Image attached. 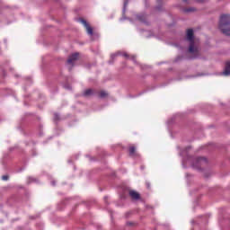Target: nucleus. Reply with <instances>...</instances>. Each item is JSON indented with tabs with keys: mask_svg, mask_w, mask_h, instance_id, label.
Masks as SVG:
<instances>
[{
	"mask_svg": "<svg viewBox=\"0 0 230 230\" xmlns=\"http://www.w3.org/2000/svg\"><path fill=\"white\" fill-rule=\"evenodd\" d=\"M186 40L189 42V53H190V55H194V58L199 57L200 53L199 52V48L195 46V36L193 35L192 29L187 30Z\"/></svg>",
	"mask_w": 230,
	"mask_h": 230,
	"instance_id": "1",
	"label": "nucleus"
},
{
	"mask_svg": "<svg viewBox=\"0 0 230 230\" xmlns=\"http://www.w3.org/2000/svg\"><path fill=\"white\" fill-rule=\"evenodd\" d=\"M219 30L224 35L230 37V15L222 14L219 20Z\"/></svg>",
	"mask_w": 230,
	"mask_h": 230,
	"instance_id": "2",
	"label": "nucleus"
},
{
	"mask_svg": "<svg viewBox=\"0 0 230 230\" xmlns=\"http://www.w3.org/2000/svg\"><path fill=\"white\" fill-rule=\"evenodd\" d=\"M188 163L191 164L192 168H195L196 170H200L201 166H204V164H208V158L206 157H189Z\"/></svg>",
	"mask_w": 230,
	"mask_h": 230,
	"instance_id": "3",
	"label": "nucleus"
},
{
	"mask_svg": "<svg viewBox=\"0 0 230 230\" xmlns=\"http://www.w3.org/2000/svg\"><path fill=\"white\" fill-rule=\"evenodd\" d=\"M78 58H80V53L75 52L68 57L66 63L70 66H75V62H76Z\"/></svg>",
	"mask_w": 230,
	"mask_h": 230,
	"instance_id": "4",
	"label": "nucleus"
},
{
	"mask_svg": "<svg viewBox=\"0 0 230 230\" xmlns=\"http://www.w3.org/2000/svg\"><path fill=\"white\" fill-rule=\"evenodd\" d=\"M80 22H82V24L86 29L88 35H91V37H93V35H94V32L93 31V27H91V25H89L87 21H85L84 19L82 18V19H80Z\"/></svg>",
	"mask_w": 230,
	"mask_h": 230,
	"instance_id": "5",
	"label": "nucleus"
},
{
	"mask_svg": "<svg viewBox=\"0 0 230 230\" xmlns=\"http://www.w3.org/2000/svg\"><path fill=\"white\" fill-rule=\"evenodd\" d=\"M84 98H91L94 96V90L93 88L86 89L83 92Z\"/></svg>",
	"mask_w": 230,
	"mask_h": 230,
	"instance_id": "6",
	"label": "nucleus"
},
{
	"mask_svg": "<svg viewBox=\"0 0 230 230\" xmlns=\"http://www.w3.org/2000/svg\"><path fill=\"white\" fill-rule=\"evenodd\" d=\"M222 75H224V76H229V75H230V61L226 62L225 70L223 71Z\"/></svg>",
	"mask_w": 230,
	"mask_h": 230,
	"instance_id": "7",
	"label": "nucleus"
},
{
	"mask_svg": "<svg viewBox=\"0 0 230 230\" xmlns=\"http://www.w3.org/2000/svg\"><path fill=\"white\" fill-rule=\"evenodd\" d=\"M129 197H131L133 200H139V199H141V195L136 190H129Z\"/></svg>",
	"mask_w": 230,
	"mask_h": 230,
	"instance_id": "8",
	"label": "nucleus"
},
{
	"mask_svg": "<svg viewBox=\"0 0 230 230\" xmlns=\"http://www.w3.org/2000/svg\"><path fill=\"white\" fill-rule=\"evenodd\" d=\"M137 19L140 21V22H144V24H148V22H146V16L145 14L137 15Z\"/></svg>",
	"mask_w": 230,
	"mask_h": 230,
	"instance_id": "9",
	"label": "nucleus"
},
{
	"mask_svg": "<svg viewBox=\"0 0 230 230\" xmlns=\"http://www.w3.org/2000/svg\"><path fill=\"white\" fill-rule=\"evenodd\" d=\"M183 12L185 13H191V12H197V8H195V7L185 8V9H183Z\"/></svg>",
	"mask_w": 230,
	"mask_h": 230,
	"instance_id": "10",
	"label": "nucleus"
},
{
	"mask_svg": "<svg viewBox=\"0 0 230 230\" xmlns=\"http://www.w3.org/2000/svg\"><path fill=\"white\" fill-rule=\"evenodd\" d=\"M129 155L130 157H134V155H136V146L129 147Z\"/></svg>",
	"mask_w": 230,
	"mask_h": 230,
	"instance_id": "11",
	"label": "nucleus"
},
{
	"mask_svg": "<svg viewBox=\"0 0 230 230\" xmlns=\"http://www.w3.org/2000/svg\"><path fill=\"white\" fill-rule=\"evenodd\" d=\"M107 96H109V93L105 91H101L99 93V97L103 99V98H107Z\"/></svg>",
	"mask_w": 230,
	"mask_h": 230,
	"instance_id": "12",
	"label": "nucleus"
},
{
	"mask_svg": "<svg viewBox=\"0 0 230 230\" xmlns=\"http://www.w3.org/2000/svg\"><path fill=\"white\" fill-rule=\"evenodd\" d=\"M8 179H10V176H8V175L2 176V181H8Z\"/></svg>",
	"mask_w": 230,
	"mask_h": 230,
	"instance_id": "13",
	"label": "nucleus"
},
{
	"mask_svg": "<svg viewBox=\"0 0 230 230\" xmlns=\"http://www.w3.org/2000/svg\"><path fill=\"white\" fill-rule=\"evenodd\" d=\"M54 119L56 121H58V119H60V118L58 117V114H57V113L54 114Z\"/></svg>",
	"mask_w": 230,
	"mask_h": 230,
	"instance_id": "14",
	"label": "nucleus"
},
{
	"mask_svg": "<svg viewBox=\"0 0 230 230\" xmlns=\"http://www.w3.org/2000/svg\"><path fill=\"white\" fill-rule=\"evenodd\" d=\"M111 58H112V60H114V58L118 57V54H111Z\"/></svg>",
	"mask_w": 230,
	"mask_h": 230,
	"instance_id": "15",
	"label": "nucleus"
},
{
	"mask_svg": "<svg viewBox=\"0 0 230 230\" xmlns=\"http://www.w3.org/2000/svg\"><path fill=\"white\" fill-rule=\"evenodd\" d=\"M156 10H157L158 12H161V11L163 10V7H162V6H157V7H156Z\"/></svg>",
	"mask_w": 230,
	"mask_h": 230,
	"instance_id": "16",
	"label": "nucleus"
},
{
	"mask_svg": "<svg viewBox=\"0 0 230 230\" xmlns=\"http://www.w3.org/2000/svg\"><path fill=\"white\" fill-rule=\"evenodd\" d=\"M146 188H147L148 190H150V183H149V182H146Z\"/></svg>",
	"mask_w": 230,
	"mask_h": 230,
	"instance_id": "17",
	"label": "nucleus"
},
{
	"mask_svg": "<svg viewBox=\"0 0 230 230\" xmlns=\"http://www.w3.org/2000/svg\"><path fill=\"white\" fill-rule=\"evenodd\" d=\"M197 3H204L205 0H195Z\"/></svg>",
	"mask_w": 230,
	"mask_h": 230,
	"instance_id": "18",
	"label": "nucleus"
},
{
	"mask_svg": "<svg viewBox=\"0 0 230 230\" xmlns=\"http://www.w3.org/2000/svg\"><path fill=\"white\" fill-rule=\"evenodd\" d=\"M124 57H125L126 58H128V54L124 53Z\"/></svg>",
	"mask_w": 230,
	"mask_h": 230,
	"instance_id": "19",
	"label": "nucleus"
},
{
	"mask_svg": "<svg viewBox=\"0 0 230 230\" xmlns=\"http://www.w3.org/2000/svg\"><path fill=\"white\" fill-rule=\"evenodd\" d=\"M184 3H188V0H183Z\"/></svg>",
	"mask_w": 230,
	"mask_h": 230,
	"instance_id": "20",
	"label": "nucleus"
},
{
	"mask_svg": "<svg viewBox=\"0 0 230 230\" xmlns=\"http://www.w3.org/2000/svg\"><path fill=\"white\" fill-rule=\"evenodd\" d=\"M128 226H132V223H128Z\"/></svg>",
	"mask_w": 230,
	"mask_h": 230,
	"instance_id": "21",
	"label": "nucleus"
},
{
	"mask_svg": "<svg viewBox=\"0 0 230 230\" xmlns=\"http://www.w3.org/2000/svg\"><path fill=\"white\" fill-rule=\"evenodd\" d=\"M187 150H190V147H187Z\"/></svg>",
	"mask_w": 230,
	"mask_h": 230,
	"instance_id": "22",
	"label": "nucleus"
}]
</instances>
